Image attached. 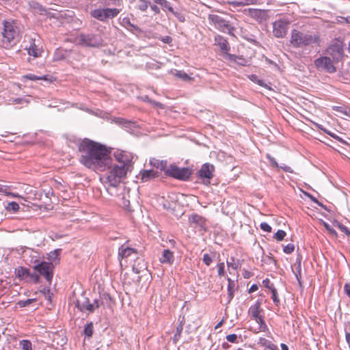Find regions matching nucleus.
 Instances as JSON below:
<instances>
[{"instance_id": "f257e3e1", "label": "nucleus", "mask_w": 350, "mask_h": 350, "mask_svg": "<svg viewBox=\"0 0 350 350\" xmlns=\"http://www.w3.org/2000/svg\"><path fill=\"white\" fill-rule=\"evenodd\" d=\"M79 161L95 172H105L111 163V151L98 142L84 139L79 145Z\"/></svg>"}, {"instance_id": "f03ea898", "label": "nucleus", "mask_w": 350, "mask_h": 350, "mask_svg": "<svg viewBox=\"0 0 350 350\" xmlns=\"http://www.w3.org/2000/svg\"><path fill=\"white\" fill-rule=\"evenodd\" d=\"M114 157L117 163H113L111 159V163L107 169L103 178L105 179L106 184L116 187L126 177L127 173L131 172L133 157L130 152L119 150L114 152Z\"/></svg>"}, {"instance_id": "7ed1b4c3", "label": "nucleus", "mask_w": 350, "mask_h": 350, "mask_svg": "<svg viewBox=\"0 0 350 350\" xmlns=\"http://www.w3.org/2000/svg\"><path fill=\"white\" fill-rule=\"evenodd\" d=\"M2 44L5 48L16 45L20 40V31L13 21H3L1 27Z\"/></svg>"}, {"instance_id": "20e7f679", "label": "nucleus", "mask_w": 350, "mask_h": 350, "mask_svg": "<svg viewBox=\"0 0 350 350\" xmlns=\"http://www.w3.org/2000/svg\"><path fill=\"white\" fill-rule=\"evenodd\" d=\"M319 41V36L317 34L304 33L297 29L291 31L290 42L295 48H304Z\"/></svg>"}, {"instance_id": "39448f33", "label": "nucleus", "mask_w": 350, "mask_h": 350, "mask_svg": "<svg viewBox=\"0 0 350 350\" xmlns=\"http://www.w3.org/2000/svg\"><path fill=\"white\" fill-rule=\"evenodd\" d=\"M208 23L213 26L218 31L227 33L230 36H234V31L235 27L232 25L230 21L217 14H209L208 16Z\"/></svg>"}, {"instance_id": "423d86ee", "label": "nucleus", "mask_w": 350, "mask_h": 350, "mask_svg": "<svg viewBox=\"0 0 350 350\" xmlns=\"http://www.w3.org/2000/svg\"><path fill=\"white\" fill-rule=\"evenodd\" d=\"M152 1L154 3L161 6V9L164 12L166 13L167 16H168V13H170L172 15L176 17L179 22L184 23L186 19L185 14L178 8H176L173 3L167 0Z\"/></svg>"}, {"instance_id": "0eeeda50", "label": "nucleus", "mask_w": 350, "mask_h": 350, "mask_svg": "<svg viewBox=\"0 0 350 350\" xmlns=\"http://www.w3.org/2000/svg\"><path fill=\"white\" fill-rule=\"evenodd\" d=\"M33 269L39 274L45 278L49 285L53 277L54 266L52 262L42 261L33 266Z\"/></svg>"}, {"instance_id": "6e6552de", "label": "nucleus", "mask_w": 350, "mask_h": 350, "mask_svg": "<svg viewBox=\"0 0 350 350\" xmlns=\"http://www.w3.org/2000/svg\"><path fill=\"white\" fill-rule=\"evenodd\" d=\"M79 44L89 47H99L103 44V39L98 34H81L77 38Z\"/></svg>"}, {"instance_id": "1a4fd4ad", "label": "nucleus", "mask_w": 350, "mask_h": 350, "mask_svg": "<svg viewBox=\"0 0 350 350\" xmlns=\"http://www.w3.org/2000/svg\"><path fill=\"white\" fill-rule=\"evenodd\" d=\"M165 173L167 176L182 180L188 179L191 175V171L187 167H178L174 165H171Z\"/></svg>"}, {"instance_id": "9d476101", "label": "nucleus", "mask_w": 350, "mask_h": 350, "mask_svg": "<svg viewBox=\"0 0 350 350\" xmlns=\"http://www.w3.org/2000/svg\"><path fill=\"white\" fill-rule=\"evenodd\" d=\"M334 60L327 56L320 57L314 60V66L321 70H325L329 73H334L336 71V68L334 64Z\"/></svg>"}, {"instance_id": "9b49d317", "label": "nucleus", "mask_w": 350, "mask_h": 350, "mask_svg": "<svg viewBox=\"0 0 350 350\" xmlns=\"http://www.w3.org/2000/svg\"><path fill=\"white\" fill-rule=\"evenodd\" d=\"M120 11L117 8H105V9H96L92 11V16L101 21H105L108 18H113L116 17Z\"/></svg>"}, {"instance_id": "f8f14e48", "label": "nucleus", "mask_w": 350, "mask_h": 350, "mask_svg": "<svg viewBox=\"0 0 350 350\" xmlns=\"http://www.w3.org/2000/svg\"><path fill=\"white\" fill-rule=\"evenodd\" d=\"M269 10L255 8H247L243 13L259 23L266 21L269 18Z\"/></svg>"}, {"instance_id": "ddd939ff", "label": "nucleus", "mask_w": 350, "mask_h": 350, "mask_svg": "<svg viewBox=\"0 0 350 350\" xmlns=\"http://www.w3.org/2000/svg\"><path fill=\"white\" fill-rule=\"evenodd\" d=\"M289 22L285 19L280 18L273 23V33L276 38H283L287 33Z\"/></svg>"}, {"instance_id": "4468645a", "label": "nucleus", "mask_w": 350, "mask_h": 350, "mask_svg": "<svg viewBox=\"0 0 350 350\" xmlns=\"http://www.w3.org/2000/svg\"><path fill=\"white\" fill-rule=\"evenodd\" d=\"M214 170L215 167L213 165L210 163L204 164L198 172V178L202 180L204 184H210V179L213 176Z\"/></svg>"}, {"instance_id": "2eb2a0df", "label": "nucleus", "mask_w": 350, "mask_h": 350, "mask_svg": "<svg viewBox=\"0 0 350 350\" xmlns=\"http://www.w3.org/2000/svg\"><path fill=\"white\" fill-rule=\"evenodd\" d=\"M343 48L342 44L334 43L331 44L326 50V53L332 57V60L337 63L343 57Z\"/></svg>"}, {"instance_id": "dca6fc26", "label": "nucleus", "mask_w": 350, "mask_h": 350, "mask_svg": "<svg viewBox=\"0 0 350 350\" xmlns=\"http://www.w3.org/2000/svg\"><path fill=\"white\" fill-rule=\"evenodd\" d=\"M25 49L27 50V52L29 55H32L34 57H38L40 56L42 51L38 47V46L36 43V38H31L29 40V45L25 46Z\"/></svg>"}, {"instance_id": "f3484780", "label": "nucleus", "mask_w": 350, "mask_h": 350, "mask_svg": "<svg viewBox=\"0 0 350 350\" xmlns=\"http://www.w3.org/2000/svg\"><path fill=\"white\" fill-rule=\"evenodd\" d=\"M175 258L174 252L169 249H165L159 257V262L162 264L172 265L174 262Z\"/></svg>"}, {"instance_id": "a211bd4d", "label": "nucleus", "mask_w": 350, "mask_h": 350, "mask_svg": "<svg viewBox=\"0 0 350 350\" xmlns=\"http://www.w3.org/2000/svg\"><path fill=\"white\" fill-rule=\"evenodd\" d=\"M215 44L219 46L221 51L224 53H228L230 50V46L227 40L219 34H217L215 36Z\"/></svg>"}, {"instance_id": "6ab92c4d", "label": "nucleus", "mask_w": 350, "mask_h": 350, "mask_svg": "<svg viewBox=\"0 0 350 350\" xmlns=\"http://www.w3.org/2000/svg\"><path fill=\"white\" fill-rule=\"evenodd\" d=\"M132 254H137V250L129 247L122 245L118 250V258L120 259L126 258Z\"/></svg>"}, {"instance_id": "aec40b11", "label": "nucleus", "mask_w": 350, "mask_h": 350, "mask_svg": "<svg viewBox=\"0 0 350 350\" xmlns=\"http://www.w3.org/2000/svg\"><path fill=\"white\" fill-rule=\"evenodd\" d=\"M141 179L143 182H147L159 176V172L153 170H144L140 172Z\"/></svg>"}, {"instance_id": "412c9836", "label": "nucleus", "mask_w": 350, "mask_h": 350, "mask_svg": "<svg viewBox=\"0 0 350 350\" xmlns=\"http://www.w3.org/2000/svg\"><path fill=\"white\" fill-rule=\"evenodd\" d=\"M131 5L136 10H139L142 12H145L147 10L150 5V2L146 0H135V1L131 3Z\"/></svg>"}, {"instance_id": "4be33fe9", "label": "nucleus", "mask_w": 350, "mask_h": 350, "mask_svg": "<svg viewBox=\"0 0 350 350\" xmlns=\"http://www.w3.org/2000/svg\"><path fill=\"white\" fill-rule=\"evenodd\" d=\"M189 222L191 224H196L197 226H199L202 228H204L206 224V219L200 215L194 214L189 217Z\"/></svg>"}, {"instance_id": "5701e85b", "label": "nucleus", "mask_w": 350, "mask_h": 350, "mask_svg": "<svg viewBox=\"0 0 350 350\" xmlns=\"http://www.w3.org/2000/svg\"><path fill=\"white\" fill-rule=\"evenodd\" d=\"M262 310L260 309V302L257 301L254 305L251 306L249 308V313L251 317L254 319L260 317V312Z\"/></svg>"}, {"instance_id": "b1692460", "label": "nucleus", "mask_w": 350, "mask_h": 350, "mask_svg": "<svg viewBox=\"0 0 350 350\" xmlns=\"http://www.w3.org/2000/svg\"><path fill=\"white\" fill-rule=\"evenodd\" d=\"M150 164L154 167L159 169L161 171L165 170L167 167L166 161H160L154 158L150 160Z\"/></svg>"}, {"instance_id": "393cba45", "label": "nucleus", "mask_w": 350, "mask_h": 350, "mask_svg": "<svg viewBox=\"0 0 350 350\" xmlns=\"http://www.w3.org/2000/svg\"><path fill=\"white\" fill-rule=\"evenodd\" d=\"M15 273L17 278H18L20 280H23L28 277L29 275H30V271L27 268L20 267L18 269H16Z\"/></svg>"}, {"instance_id": "a878e982", "label": "nucleus", "mask_w": 350, "mask_h": 350, "mask_svg": "<svg viewBox=\"0 0 350 350\" xmlns=\"http://www.w3.org/2000/svg\"><path fill=\"white\" fill-rule=\"evenodd\" d=\"M230 59L231 60H233L234 62H236L237 64L241 66H247L248 61L245 59V58L242 57L241 56H236L234 55H229Z\"/></svg>"}, {"instance_id": "bb28decb", "label": "nucleus", "mask_w": 350, "mask_h": 350, "mask_svg": "<svg viewBox=\"0 0 350 350\" xmlns=\"http://www.w3.org/2000/svg\"><path fill=\"white\" fill-rule=\"evenodd\" d=\"M174 75L184 81H189L193 79L192 77L189 76L183 70H176L174 72Z\"/></svg>"}, {"instance_id": "cd10ccee", "label": "nucleus", "mask_w": 350, "mask_h": 350, "mask_svg": "<svg viewBox=\"0 0 350 350\" xmlns=\"http://www.w3.org/2000/svg\"><path fill=\"white\" fill-rule=\"evenodd\" d=\"M62 252V249H56L51 252H49L48 255V260L52 262L58 259V256H59Z\"/></svg>"}, {"instance_id": "c85d7f7f", "label": "nucleus", "mask_w": 350, "mask_h": 350, "mask_svg": "<svg viewBox=\"0 0 350 350\" xmlns=\"http://www.w3.org/2000/svg\"><path fill=\"white\" fill-rule=\"evenodd\" d=\"M228 298L229 301H230L234 297V282L230 278H228Z\"/></svg>"}, {"instance_id": "c756f323", "label": "nucleus", "mask_w": 350, "mask_h": 350, "mask_svg": "<svg viewBox=\"0 0 350 350\" xmlns=\"http://www.w3.org/2000/svg\"><path fill=\"white\" fill-rule=\"evenodd\" d=\"M261 262L263 264H266L270 266H276V260H275L271 256H263L261 259Z\"/></svg>"}, {"instance_id": "7c9ffc66", "label": "nucleus", "mask_w": 350, "mask_h": 350, "mask_svg": "<svg viewBox=\"0 0 350 350\" xmlns=\"http://www.w3.org/2000/svg\"><path fill=\"white\" fill-rule=\"evenodd\" d=\"M102 304L101 301L98 299H95L92 304H88L87 310L90 312H93L94 310L98 308Z\"/></svg>"}, {"instance_id": "2f4dec72", "label": "nucleus", "mask_w": 350, "mask_h": 350, "mask_svg": "<svg viewBox=\"0 0 350 350\" xmlns=\"http://www.w3.org/2000/svg\"><path fill=\"white\" fill-rule=\"evenodd\" d=\"M258 344L262 346L267 347L271 350H273L274 348H276V347L273 344H272L271 341L267 340L265 338H260L258 339Z\"/></svg>"}, {"instance_id": "473e14b6", "label": "nucleus", "mask_w": 350, "mask_h": 350, "mask_svg": "<svg viewBox=\"0 0 350 350\" xmlns=\"http://www.w3.org/2000/svg\"><path fill=\"white\" fill-rule=\"evenodd\" d=\"M88 304H90L88 298H85L83 301L77 299L76 301V306L79 310L84 311L85 310H87Z\"/></svg>"}, {"instance_id": "72a5a7b5", "label": "nucleus", "mask_w": 350, "mask_h": 350, "mask_svg": "<svg viewBox=\"0 0 350 350\" xmlns=\"http://www.w3.org/2000/svg\"><path fill=\"white\" fill-rule=\"evenodd\" d=\"M142 100L144 102L148 103H150V104L152 105L153 106L157 107L158 108H160V109H163L164 108V105L162 103L150 99L148 97V96H143L142 97Z\"/></svg>"}, {"instance_id": "f704fd0d", "label": "nucleus", "mask_w": 350, "mask_h": 350, "mask_svg": "<svg viewBox=\"0 0 350 350\" xmlns=\"http://www.w3.org/2000/svg\"><path fill=\"white\" fill-rule=\"evenodd\" d=\"M83 333L86 336L89 338L92 336L94 333V325L92 322H90L85 325Z\"/></svg>"}, {"instance_id": "c9c22d12", "label": "nucleus", "mask_w": 350, "mask_h": 350, "mask_svg": "<svg viewBox=\"0 0 350 350\" xmlns=\"http://www.w3.org/2000/svg\"><path fill=\"white\" fill-rule=\"evenodd\" d=\"M314 125L320 129L321 130L323 131L325 133H326L327 135H329V136H331L332 137L334 138L335 139L339 141V142H342V139L338 137V135H336V134L332 133L331 131H327V129H324L322 127V126L321 124H319L317 123H314Z\"/></svg>"}, {"instance_id": "e433bc0d", "label": "nucleus", "mask_w": 350, "mask_h": 350, "mask_svg": "<svg viewBox=\"0 0 350 350\" xmlns=\"http://www.w3.org/2000/svg\"><path fill=\"white\" fill-rule=\"evenodd\" d=\"M21 350H32V344L28 340H23L20 342Z\"/></svg>"}, {"instance_id": "4c0bfd02", "label": "nucleus", "mask_w": 350, "mask_h": 350, "mask_svg": "<svg viewBox=\"0 0 350 350\" xmlns=\"http://www.w3.org/2000/svg\"><path fill=\"white\" fill-rule=\"evenodd\" d=\"M242 5H262L263 3L262 0H241Z\"/></svg>"}, {"instance_id": "58836bf2", "label": "nucleus", "mask_w": 350, "mask_h": 350, "mask_svg": "<svg viewBox=\"0 0 350 350\" xmlns=\"http://www.w3.org/2000/svg\"><path fill=\"white\" fill-rule=\"evenodd\" d=\"M286 233L285 231L282 230H278L274 234L273 236V238L278 241H281L284 239V238L285 237Z\"/></svg>"}, {"instance_id": "ea45409f", "label": "nucleus", "mask_w": 350, "mask_h": 350, "mask_svg": "<svg viewBox=\"0 0 350 350\" xmlns=\"http://www.w3.org/2000/svg\"><path fill=\"white\" fill-rule=\"evenodd\" d=\"M19 205L18 203L15 202H11L8 203V206H6V209L8 211H12L13 212H17L19 210Z\"/></svg>"}, {"instance_id": "a19ab883", "label": "nucleus", "mask_w": 350, "mask_h": 350, "mask_svg": "<svg viewBox=\"0 0 350 350\" xmlns=\"http://www.w3.org/2000/svg\"><path fill=\"white\" fill-rule=\"evenodd\" d=\"M271 298L273 299V301L274 302V304L277 306H278L280 304V299L278 298V292H277V290L276 288L274 287L272 289H271Z\"/></svg>"}, {"instance_id": "79ce46f5", "label": "nucleus", "mask_w": 350, "mask_h": 350, "mask_svg": "<svg viewBox=\"0 0 350 350\" xmlns=\"http://www.w3.org/2000/svg\"><path fill=\"white\" fill-rule=\"evenodd\" d=\"M226 340L232 343H238V336L235 334H232L226 336Z\"/></svg>"}, {"instance_id": "37998d69", "label": "nucleus", "mask_w": 350, "mask_h": 350, "mask_svg": "<svg viewBox=\"0 0 350 350\" xmlns=\"http://www.w3.org/2000/svg\"><path fill=\"white\" fill-rule=\"evenodd\" d=\"M295 250V245L293 243H288L286 245L283 251L284 253L289 254H291Z\"/></svg>"}, {"instance_id": "c03bdc74", "label": "nucleus", "mask_w": 350, "mask_h": 350, "mask_svg": "<svg viewBox=\"0 0 350 350\" xmlns=\"http://www.w3.org/2000/svg\"><path fill=\"white\" fill-rule=\"evenodd\" d=\"M227 266L228 268L231 267L233 269H237L239 267V264L234 262V258L231 257L230 260H227Z\"/></svg>"}, {"instance_id": "a18cd8bd", "label": "nucleus", "mask_w": 350, "mask_h": 350, "mask_svg": "<svg viewBox=\"0 0 350 350\" xmlns=\"http://www.w3.org/2000/svg\"><path fill=\"white\" fill-rule=\"evenodd\" d=\"M25 77L26 79H28L29 80H31V81H37V80H40V79H46V77L44 76V77H38L35 75H33V74H28L27 75L25 76Z\"/></svg>"}, {"instance_id": "49530a36", "label": "nucleus", "mask_w": 350, "mask_h": 350, "mask_svg": "<svg viewBox=\"0 0 350 350\" xmlns=\"http://www.w3.org/2000/svg\"><path fill=\"white\" fill-rule=\"evenodd\" d=\"M202 261L206 266H209L213 262V258L209 256V254H204L202 258Z\"/></svg>"}, {"instance_id": "de8ad7c7", "label": "nucleus", "mask_w": 350, "mask_h": 350, "mask_svg": "<svg viewBox=\"0 0 350 350\" xmlns=\"http://www.w3.org/2000/svg\"><path fill=\"white\" fill-rule=\"evenodd\" d=\"M115 122H116L117 124H120V125H123V126H127L128 124H129L131 123L130 121H128L124 118H117L115 119Z\"/></svg>"}, {"instance_id": "09e8293b", "label": "nucleus", "mask_w": 350, "mask_h": 350, "mask_svg": "<svg viewBox=\"0 0 350 350\" xmlns=\"http://www.w3.org/2000/svg\"><path fill=\"white\" fill-rule=\"evenodd\" d=\"M266 157L269 159L270 164L272 167H278V168L279 167V165L277 163V161H275V159L273 157H271L269 154H267Z\"/></svg>"}, {"instance_id": "8fccbe9b", "label": "nucleus", "mask_w": 350, "mask_h": 350, "mask_svg": "<svg viewBox=\"0 0 350 350\" xmlns=\"http://www.w3.org/2000/svg\"><path fill=\"white\" fill-rule=\"evenodd\" d=\"M217 269H218V275L219 276L221 277V276H224V267H225V265H224V262H220V263H218L217 265Z\"/></svg>"}, {"instance_id": "3c124183", "label": "nucleus", "mask_w": 350, "mask_h": 350, "mask_svg": "<svg viewBox=\"0 0 350 350\" xmlns=\"http://www.w3.org/2000/svg\"><path fill=\"white\" fill-rule=\"evenodd\" d=\"M338 227L340 230L341 232H344L347 236L350 237V230H349V228L347 226L338 223Z\"/></svg>"}, {"instance_id": "603ef678", "label": "nucleus", "mask_w": 350, "mask_h": 350, "mask_svg": "<svg viewBox=\"0 0 350 350\" xmlns=\"http://www.w3.org/2000/svg\"><path fill=\"white\" fill-rule=\"evenodd\" d=\"M324 226L325 229L329 232V233L334 237L337 236L336 231L329 224H325Z\"/></svg>"}, {"instance_id": "864d4df0", "label": "nucleus", "mask_w": 350, "mask_h": 350, "mask_svg": "<svg viewBox=\"0 0 350 350\" xmlns=\"http://www.w3.org/2000/svg\"><path fill=\"white\" fill-rule=\"evenodd\" d=\"M260 228L265 231V232H271V227L266 222H262L260 224Z\"/></svg>"}, {"instance_id": "5fc2aeb1", "label": "nucleus", "mask_w": 350, "mask_h": 350, "mask_svg": "<svg viewBox=\"0 0 350 350\" xmlns=\"http://www.w3.org/2000/svg\"><path fill=\"white\" fill-rule=\"evenodd\" d=\"M149 6L150 7V10L154 12V15L160 14L161 9L157 5H156V3L152 5L150 3Z\"/></svg>"}, {"instance_id": "6e6d98bb", "label": "nucleus", "mask_w": 350, "mask_h": 350, "mask_svg": "<svg viewBox=\"0 0 350 350\" xmlns=\"http://www.w3.org/2000/svg\"><path fill=\"white\" fill-rule=\"evenodd\" d=\"M262 284L266 288H267L270 290L272 289L273 288H274L273 284L271 282V281L268 278L265 279L262 281Z\"/></svg>"}, {"instance_id": "4d7b16f0", "label": "nucleus", "mask_w": 350, "mask_h": 350, "mask_svg": "<svg viewBox=\"0 0 350 350\" xmlns=\"http://www.w3.org/2000/svg\"><path fill=\"white\" fill-rule=\"evenodd\" d=\"M28 277H29L31 279H32L35 283L40 282V275L38 273H30V275H29Z\"/></svg>"}, {"instance_id": "13d9d810", "label": "nucleus", "mask_w": 350, "mask_h": 350, "mask_svg": "<svg viewBox=\"0 0 350 350\" xmlns=\"http://www.w3.org/2000/svg\"><path fill=\"white\" fill-rule=\"evenodd\" d=\"M227 3L232 5L234 8L238 7V6H243L241 0L239 1H227Z\"/></svg>"}, {"instance_id": "bf43d9fd", "label": "nucleus", "mask_w": 350, "mask_h": 350, "mask_svg": "<svg viewBox=\"0 0 350 350\" xmlns=\"http://www.w3.org/2000/svg\"><path fill=\"white\" fill-rule=\"evenodd\" d=\"M344 293L350 299V282L344 285Z\"/></svg>"}, {"instance_id": "052dcab7", "label": "nucleus", "mask_w": 350, "mask_h": 350, "mask_svg": "<svg viewBox=\"0 0 350 350\" xmlns=\"http://www.w3.org/2000/svg\"><path fill=\"white\" fill-rule=\"evenodd\" d=\"M123 21H124V23H126L131 28V29H130L131 31H132L133 29L136 30V31H140L139 27L131 24V22L129 21V20H128V19L126 20L124 18L123 20ZM128 29H129V28H128Z\"/></svg>"}, {"instance_id": "680f3d73", "label": "nucleus", "mask_w": 350, "mask_h": 350, "mask_svg": "<svg viewBox=\"0 0 350 350\" xmlns=\"http://www.w3.org/2000/svg\"><path fill=\"white\" fill-rule=\"evenodd\" d=\"M336 110L337 111L344 113L347 117H350V110H343L342 107H336Z\"/></svg>"}, {"instance_id": "e2e57ef3", "label": "nucleus", "mask_w": 350, "mask_h": 350, "mask_svg": "<svg viewBox=\"0 0 350 350\" xmlns=\"http://www.w3.org/2000/svg\"><path fill=\"white\" fill-rule=\"evenodd\" d=\"M34 299H28L25 301H21L19 302V305L21 306V307H25V306H27L29 304H30L31 303H32Z\"/></svg>"}, {"instance_id": "0e129e2a", "label": "nucleus", "mask_w": 350, "mask_h": 350, "mask_svg": "<svg viewBox=\"0 0 350 350\" xmlns=\"http://www.w3.org/2000/svg\"><path fill=\"white\" fill-rule=\"evenodd\" d=\"M259 329L260 331L265 332L268 329L267 325H266L265 322L262 323L259 325Z\"/></svg>"}, {"instance_id": "69168bd1", "label": "nucleus", "mask_w": 350, "mask_h": 350, "mask_svg": "<svg viewBox=\"0 0 350 350\" xmlns=\"http://www.w3.org/2000/svg\"><path fill=\"white\" fill-rule=\"evenodd\" d=\"M258 287L256 284H252L249 289V293H253L258 290Z\"/></svg>"}, {"instance_id": "338daca9", "label": "nucleus", "mask_w": 350, "mask_h": 350, "mask_svg": "<svg viewBox=\"0 0 350 350\" xmlns=\"http://www.w3.org/2000/svg\"><path fill=\"white\" fill-rule=\"evenodd\" d=\"M279 167L282 168L286 172H292L291 168L289 166H279Z\"/></svg>"}, {"instance_id": "774afa93", "label": "nucleus", "mask_w": 350, "mask_h": 350, "mask_svg": "<svg viewBox=\"0 0 350 350\" xmlns=\"http://www.w3.org/2000/svg\"><path fill=\"white\" fill-rule=\"evenodd\" d=\"M254 320L260 325L262 323L265 322L263 317L260 315L258 318H256Z\"/></svg>"}]
</instances>
